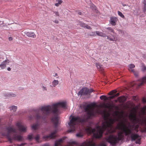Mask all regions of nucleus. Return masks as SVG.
<instances>
[{"label":"nucleus","instance_id":"nucleus-48","mask_svg":"<svg viewBox=\"0 0 146 146\" xmlns=\"http://www.w3.org/2000/svg\"><path fill=\"white\" fill-rule=\"evenodd\" d=\"M100 145V146H106V145L104 143H101Z\"/></svg>","mask_w":146,"mask_h":146},{"label":"nucleus","instance_id":"nucleus-8","mask_svg":"<svg viewBox=\"0 0 146 146\" xmlns=\"http://www.w3.org/2000/svg\"><path fill=\"white\" fill-rule=\"evenodd\" d=\"M129 135H130V138L132 141H134L136 139V143L140 144L141 138L138 134L133 133Z\"/></svg>","mask_w":146,"mask_h":146},{"label":"nucleus","instance_id":"nucleus-24","mask_svg":"<svg viewBox=\"0 0 146 146\" xmlns=\"http://www.w3.org/2000/svg\"><path fill=\"white\" fill-rule=\"evenodd\" d=\"M135 67V65L133 64H131L129 66L128 70L129 71L131 72V70H134L132 69V68H134Z\"/></svg>","mask_w":146,"mask_h":146},{"label":"nucleus","instance_id":"nucleus-57","mask_svg":"<svg viewBox=\"0 0 146 146\" xmlns=\"http://www.w3.org/2000/svg\"><path fill=\"white\" fill-rule=\"evenodd\" d=\"M126 5H123V6H125Z\"/></svg>","mask_w":146,"mask_h":146},{"label":"nucleus","instance_id":"nucleus-17","mask_svg":"<svg viewBox=\"0 0 146 146\" xmlns=\"http://www.w3.org/2000/svg\"><path fill=\"white\" fill-rule=\"evenodd\" d=\"M96 33L97 35L98 36L103 37H107V36L105 33L99 31H96Z\"/></svg>","mask_w":146,"mask_h":146},{"label":"nucleus","instance_id":"nucleus-10","mask_svg":"<svg viewBox=\"0 0 146 146\" xmlns=\"http://www.w3.org/2000/svg\"><path fill=\"white\" fill-rule=\"evenodd\" d=\"M19 131L21 132H25L27 131V127L26 125H23L20 122H18L16 123Z\"/></svg>","mask_w":146,"mask_h":146},{"label":"nucleus","instance_id":"nucleus-5","mask_svg":"<svg viewBox=\"0 0 146 146\" xmlns=\"http://www.w3.org/2000/svg\"><path fill=\"white\" fill-rule=\"evenodd\" d=\"M6 129L7 131V132H3L2 133V135L3 136L6 137L10 143H12L13 140L21 141L22 140V137L20 135L14 134L12 137L11 136V133H16V130L15 128L13 127H7L6 128Z\"/></svg>","mask_w":146,"mask_h":146},{"label":"nucleus","instance_id":"nucleus-7","mask_svg":"<svg viewBox=\"0 0 146 146\" xmlns=\"http://www.w3.org/2000/svg\"><path fill=\"white\" fill-rule=\"evenodd\" d=\"M107 29H108L109 32L112 33H113L112 37L111 36H107V39L111 41H116L117 40V38L116 37V34L114 33L113 29L111 27H109L107 28Z\"/></svg>","mask_w":146,"mask_h":146},{"label":"nucleus","instance_id":"nucleus-31","mask_svg":"<svg viewBox=\"0 0 146 146\" xmlns=\"http://www.w3.org/2000/svg\"><path fill=\"white\" fill-rule=\"evenodd\" d=\"M100 98L101 100H106L107 99V98L106 97V96L104 95H102L100 97Z\"/></svg>","mask_w":146,"mask_h":146},{"label":"nucleus","instance_id":"nucleus-14","mask_svg":"<svg viewBox=\"0 0 146 146\" xmlns=\"http://www.w3.org/2000/svg\"><path fill=\"white\" fill-rule=\"evenodd\" d=\"M24 33L29 37L35 38L36 37V35L34 32H24Z\"/></svg>","mask_w":146,"mask_h":146},{"label":"nucleus","instance_id":"nucleus-46","mask_svg":"<svg viewBox=\"0 0 146 146\" xmlns=\"http://www.w3.org/2000/svg\"><path fill=\"white\" fill-rule=\"evenodd\" d=\"M141 109L146 110V106H145L143 108H142Z\"/></svg>","mask_w":146,"mask_h":146},{"label":"nucleus","instance_id":"nucleus-27","mask_svg":"<svg viewBox=\"0 0 146 146\" xmlns=\"http://www.w3.org/2000/svg\"><path fill=\"white\" fill-rule=\"evenodd\" d=\"M35 139L37 142L38 143H39V139H40V136L38 135H37L35 137Z\"/></svg>","mask_w":146,"mask_h":146},{"label":"nucleus","instance_id":"nucleus-45","mask_svg":"<svg viewBox=\"0 0 146 146\" xmlns=\"http://www.w3.org/2000/svg\"><path fill=\"white\" fill-rule=\"evenodd\" d=\"M115 97V95H114L112 96H110V98L111 99H113Z\"/></svg>","mask_w":146,"mask_h":146},{"label":"nucleus","instance_id":"nucleus-34","mask_svg":"<svg viewBox=\"0 0 146 146\" xmlns=\"http://www.w3.org/2000/svg\"><path fill=\"white\" fill-rule=\"evenodd\" d=\"M53 12L55 14V16L58 17H59V12L58 11H53Z\"/></svg>","mask_w":146,"mask_h":146},{"label":"nucleus","instance_id":"nucleus-18","mask_svg":"<svg viewBox=\"0 0 146 146\" xmlns=\"http://www.w3.org/2000/svg\"><path fill=\"white\" fill-rule=\"evenodd\" d=\"M115 108L117 110H118V108L117 106H116L115 107ZM119 112L117 110L115 111L114 112V115L113 116L114 117H119Z\"/></svg>","mask_w":146,"mask_h":146},{"label":"nucleus","instance_id":"nucleus-44","mask_svg":"<svg viewBox=\"0 0 146 146\" xmlns=\"http://www.w3.org/2000/svg\"><path fill=\"white\" fill-rule=\"evenodd\" d=\"M42 146H50V145H49V144H48V143H46V144H44Z\"/></svg>","mask_w":146,"mask_h":146},{"label":"nucleus","instance_id":"nucleus-43","mask_svg":"<svg viewBox=\"0 0 146 146\" xmlns=\"http://www.w3.org/2000/svg\"><path fill=\"white\" fill-rule=\"evenodd\" d=\"M4 59V58L3 57V56L0 55V62L3 61Z\"/></svg>","mask_w":146,"mask_h":146},{"label":"nucleus","instance_id":"nucleus-56","mask_svg":"<svg viewBox=\"0 0 146 146\" xmlns=\"http://www.w3.org/2000/svg\"><path fill=\"white\" fill-rule=\"evenodd\" d=\"M58 75L57 74V73H55V75L54 76H57Z\"/></svg>","mask_w":146,"mask_h":146},{"label":"nucleus","instance_id":"nucleus-6","mask_svg":"<svg viewBox=\"0 0 146 146\" xmlns=\"http://www.w3.org/2000/svg\"><path fill=\"white\" fill-rule=\"evenodd\" d=\"M94 90L92 89H88L86 87H84L81 90L78 92V95L81 96H87L89 97L91 93L94 91Z\"/></svg>","mask_w":146,"mask_h":146},{"label":"nucleus","instance_id":"nucleus-22","mask_svg":"<svg viewBox=\"0 0 146 146\" xmlns=\"http://www.w3.org/2000/svg\"><path fill=\"white\" fill-rule=\"evenodd\" d=\"M56 1L57 3H55V5L56 7L59 6L63 2L62 0H56Z\"/></svg>","mask_w":146,"mask_h":146},{"label":"nucleus","instance_id":"nucleus-21","mask_svg":"<svg viewBox=\"0 0 146 146\" xmlns=\"http://www.w3.org/2000/svg\"><path fill=\"white\" fill-rule=\"evenodd\" d=\"M103 107L104 108H107L110 109H112L113 107V106L110 104H108V105L104 104L103 106Z\"/></svg>","mask_w":146,"mask_h":146},{"label":"nucleus","instance_id":"nucleus-4","mask_svg":"<svg viewBox=\"0 0 146 146\" xmlns=\"http://www.w3.org/2000/svg\"><path fill=\"white\" fill-rule=\"evenodd\" d=\"M96 104H89L87 105H83V107L85 111H87V114L88 115H84L81 117L77 116H72L68 123L70 128L68 132H74L75 129L76 125L77 123H84L87 122L91 117L95 116L96 115V113L94 111V108L96 106Z\"/></svg>","mask_w":146,"mask_h":146},{"label":"nucleus","instance_id":"nucleus-35","mask_svg":"<svg viewBox=\"0 0 146 146\" xmlns=\"http://www.w3.org/2000/svg\"><path fill=\"white\" fill-rule=\"evenodd\" d=\"M117 92L116 90H112L110 92L109 95H113V94Z\"/></svg>","mask_w":146,"mask_h":146},{"label":"nucleus","instance_id":"nucleus-55","mask_svg":"<svg viewBox=\"0 0 146 146\" xmlns=\"http://www.w3.org/2000/svg\"><path fill=\"white\" fill-rule=\"evenodd\" d=\"M118 101V100H115V102H117V101Z\"/></svg>","mask_w":146,"mask_h":146},{"label":"nucleus","instance_id":"nucleus-36","mask_svg":"<svg viewBox=\"0 0 146 146\" xmlns=\"http://www.w3.org/2000/svg\"><path fill=\"white\" fill-rule=\"evenodd\" d=\"M132 100L136 102H137L138 100V98L136 96H133L132 97Z\"/></svg>","mask_w":146,"mask_h":146},{"label":"nucleus","instance_id":"nucleus-25","mask_svg":"<svg viewBox=\"0 0 146 146\" xmlns=\"http://www.w3.org/2000/svg\"><path fill=\"white\" fill-rule=\"evenodd\" d=\"M38 127V124H34L32 126V128L34 130H36L37 129Z\"/></svg>","mask_w":146,"mask_h":146},{"label":"nucleus","instance_id":"nucleus-1","mask_svg":"<svg viewBox=\"0 0 146 146\" xmlns=\"http://www.w3.org/2000/svg\"><path fill=\"white\" fill-rule=\"evenodd\" d=\"M133 113H131L129 117L131 121L134 123L132 125L129 123L128 127L126 126L125 123L121 122L117 124L118 129L121 131L119 132L117 136L111 135L107 138V141L110 143L112 145H115L119 141L122 139L123 137V132L125 133L126 136L129 135L133 133H137L138 131V128L139 125L143 126L144 125L143 129H141L142 132H146V118L141 122V120L137 117L135 109L133 108L132 110Z\"/></svg>","mask_w":146,"mask_h":146},{"label":"nucleus","instance_id":"nucleus-3","mask_svg":"<svg viewBox=\"0 0 146 146\" xmlns=\"http://www.w3.org/2000/svg\"><path fill=\"white\" fill-rule=\"evenodd\" d=\"M104 117L105 121L103 122L102 126H98L96 129L95 128L92 129L91 127H88L86 128V131L88 133H93V137L95 138L101 137L104 131L107 130L106 135H109L106 137V140L107 141V138L116 131V129L113 127V125L115 121V119L110 117V113L109 112L104 111Z\"/></svg>","mask_w":146,"mask_h":146},{"label":"nucleus","instance_id":"nucleus-37","mask_svg":"<svg viewBox=\"0 0 146 146\" xmlns=\"http://www.w3.org/2000/svg\"><path fill=\"white\" fill-rule=\"evenodd\" d=\"M143 4H144V11H146V1L144 0L143 1Z\"/></svg>","mask_w":146,"mask_h":146},{"label":"nucleus","instance_id":"nucleus-40","mask_svg":"<svg viewBox=\"0 0 146 146\" xmlns=\"http://www.w3.org/2000/svg\"><path fill=\"white\" fill-rule=\"evenodd\" d=\"M141 112L142 114L143 115H146V110H142L141 109Z\"/></svg>","mask_w":146,"mask_h":146},{"label":"nucleus","instance_id":"nucleus-20","mask_svg":"<svg viewBox=\"0 0 146 146\" xmlns=\"http://www.w3.org/2000/svg\"><path fill=\"white\" fill-rule=\"evenodd\" d=\"M63 139H60L56 141L55 143L54 146H58L60 145L61 143L63 142Z\"/></svg>","mask_w":146,"mask_h":146},{"label":"nucleus","instance_id":"nucleus-29","mask_svg":"<svg viewBox=\"0 0 146 146\" xmlns=\"http://www.w3.org/2000/svg\"><path fill=\"white\" fill-rule=\"evenodd\" d=\"M95 33V32H90L89 33L88 35L91 36H96Z\"/></svg>","mask_w":146,"mask_h":146},{"label":"nucleus","instance_id":"nucleus-26","mask_svg":"<svg viewBox=\"0 0 146 146\" xmlns=\"http://www.w3.org/2000/svg\"><path fill=\"white\" fill-rule=\"evenodd\" d=\"M117 13L118 15L120 17L123 18H125V17L124 15L121 12L119 11H118Z\"/></svg>","mask_w":146,"mask_h":146},{"label":"nucleus","instance_id":"nucleus-53","mask_svg":"<svg viewBox=\"0 0 146 146\" xmlns=\"http://www.w3.org/2000/svg\"><path fill=\"white\" fill-rule=\"evenodd\" d=\"M43 90H47V89H46V88L44 86L43 87Z\"/></svg>","mask_w":146,"mask_h":146},{"label":"nucleus","instance_id":"nucleus-12","mask_svg":"<svg viewBox=\"0 0 146 146\" xmlns=\"http://www.w3.org/2000/svg\"><path fill=\"white\" fill-rule=\"evenodd\" d=\"M10 62L8 60H6L3 61L0 64V70L4 69L6 67V65L8 64Z\"/></svg>","mask_w":146,"mask_h":146},{"label":"nucleus","instance_id":"nucleus-33","mask_svg":"<svg viewBox=\"0 0 146 146\" xmlns=\"http://www.w3.org/2000/svg\"><path fill=\"white\" fill-rule=\"evenodd\" d=\"M5 26V25L3 23V22L0 21V28L1 27H4Z\"/></svg>","mask_w":146,"mask_h":146},{"label":"nucleus","instance_id":"nucleus-47","mask_svg":"<svg viewBox=\"0 0 146 146\" xmlns=\"http://www.w3.org/2000/svg\"><path fill=\"white\" fill-rule=\"evenodd\" d=\"M119 95V93H117L115 95V97H117Z\"/></svg>","mask_w":146,"mask_h":146},{"label":"nucleus","instance_id":"nucleus-49","mask_svg":"<svg viewBox=\"0 0 146 146\" xmlns=\"http://www.w3.org/2000/svg\"><path fill=\"white\" fill-rule=\"evenodd\" d=\"M54 22L56 24H58V23L59 22L57 20H55L54 21Z\"/></svg>","mask_w":146,"mask_h":146},{"label":"nucleus","instance_id":"nucleus-32","mask_svg":"<svg viewBox=\"0 0 146 146\" xmlns=\"http://www.w3.org/2000/svg\"><path fill=\"white\" fill-rule=\"evenodd\" d=\"M7 97H15L16 95L15 94H8L6 95V96Z\"/></svg>","mask_w":146,"mask_h":146},{"label":"nucleus","instance_id":"nucleus-2","mask_svg":"<svg viewBox=\"0 0 146 146\" xmlns=\"http://www.w3.org/2000/svg\"><path fill=\"white\" fill-rule=\"evenodd\" d=\"M66 106V103L64 102H60L52 106L48 105L39 108L36 111V114L35 117L37 119H44L50 113H52L54 115L51 119V121L54 127L55 130L48 135L44 136L43 138L47 140L48 139L54 138L56 136V133L58 131L57 125L58 123L59 117L58 115L60 113L58 109L60 107L64 108Z\"/></svg>","mask_w":146,"mask_h":146},{"label":"nucleus","instance_id":"nucleus-28","mask_svg":"<svg viewBox=\"0 0 146 146\" xmlns=\"http://www.w3.org/2000/svg\"><path fill=\"white\" fill-rule=\"evenodd\" d=\"M10 109L11 110H13V111H15L17 109V107L16 106H12L10 108Z\"/></svg>","mask_w":146,"mask_h":146},{"label":"nucleus","instance_id":"nucleus-15","mask_svg":"<svg viewBox=\"0 0 146 146\" xmlns=\"http://www.w3.org/2000/svg\"><path fill=\"white\" fill-rule=\"evenodd\" d=\"M78 25H80L82 27L86 28L88 29H92L91 28L90 26L86 25L85 23L81 21H79Z\"/></svg>","mask_w":146,"mask_h":146},{"label":"nucleus","instance_id":"nucleus-41","mask_svg":"<svg viewBox=\"0 0 146 146\" xmlns=\"http://www.w3.org/2000/svg\"><path fill=\"white\" fill-rule=\"evenodd\" d=\"M28 138L29 140H31L33 138V135H28Z\"/></svg>","mask_w":146,"mask_h":146},{"label":"nucleus","instance_id":"nucleus-11","mask_svg":"<svg viewBox=\"0 0 146 146\" xmlns=\"http://www.w3.org/2000/svg\"><path fill=\"white\" fill-rule=\"evenodd\" d=\"M80 146H95V144L93 142V139H91L84 142Z\"/></svg>","mask_w":146,"mask_h":146},{"label":"nucleus","instance_id":"nucleus-54","mask_svg":"<svg viewBox=\"0 0 146 146\" xmlns=\"http://www.w3.org/2000/svg\"><path fill=\"white\" fill-rule=\"evenodd\" d=\"M7 70L9 71H10L11 70V68L10 67H8L7 68Z\"/></svg>","mask_w":146,"mask_h":146},{"label":"nucleus","instance_id":"nucleus-50","mask_svg":"<svg viewBox=\"0 0 146 146\" xmlns=\"http://www.w3.org/2000/svg\"><path fill=\"white\" fill-rule=\"evenodd\" d=\"M25 144V143H22L19 145H18V146H24Z\"/></svg>","mask_w":146,"mask_h":146},{"label":"nucleus","instance_id":"nucleus-23","mask_svg":"<svg viewBox=\"0 0 146 146\" xmlns=\"http://www.w3.org/2000/svg\"><path fill=\"white\" fill-rule=\"evenodd\" d=\"M59 84V81L57 80H54L52 82V85L53 87H55Z\"/></svg>","mask_w":146,"mask_h":146},{"label":"nucleus","instance_id":"nucleus-30","mask_svg":"<svg viewBox=\"0 0 146 146\" xmlns=\"http://www.w3.org/2000/svg\"><path fill=\"white\" fill-rule=\"evenodd\" d=\"M131 72H132L134 74L135 76L137 77L138 76V73L137 72H135L134 70H131Z\"/></svg>","mask_w":146,"mask_h":146},{"label":"nucleus","instance_id":"nucleus-51","mask_svg":"<svg viewBox=\"0 0 146 146\" xmlns=\"http://www.w3.org/2000/svg\"><path fill=\"white\" fill-rule=\"evenodd\" d=\"M9 40L11 41V40H12L13 38L12 37H9Z\"/></svg>","mask_w":146,"mask_h":146},{"label":"nucleus","instance_id":"nucleus-42","mask_svg":"<svg viewBox=\"0 0 146 146\" xmlns=\"http://www.w3.org/2000/svg\"><path fill=\"white\" fill-rule=\"evenodd\" d=\"M142 101L144 103H145L146 102V98H143L142 99Z\"/></svg>","mask_w":146,"mask_h":146},{"label":"nucleus","instance_id":"nucleus-52","mask_svg":"<svg viewBox=\"0 0 146 146\" xmlns=\"http://www.w3.org/2000/svg\"><path fill=\"white\" fill-rule=\"evenodd\" d=\"M77 13H78V14L79 15H81V14H82L81 12L80 11H78Z\"/></svg>","mask_w":146,"mask_h":146},{"label":"nucleus","instance_id":"nucleus-9","mask_svg":"<svg viewBox=\"0 0 146 146\" xmlns=\"http://www.w3.org/2000/svg\"><path fill=\"white\" fill-rule=\"evenodd\" d=\"M145 83H146V76L143 77L142 79L139 80V81L137 82H135L134 81L133 82L131 83V85L133 86L137 84V87L138 88L139 86H142Z\"/></svg>","mask_w":146,"mask_h":146},{"label":"nucleus","instance_id":"nucleus-39","mask_svg":"<svg viewBox=\"0 0 146 146\" xmlns=\"http://www.w3.org/2000/svg\"><path fill=\"white\" fill-rule=\"evenodd\" d=\"M142 70L143 71H144L146 70V67L145 66V65H142Z\"/></svg>","mask_w":146,"mask_h":146},{"label":"nucleus","instance_id":"nucleus-16","mask_svg":"<svg viewBox=\"0 0 146 146\" xmlns=\"http://www.w3.org/2000/svg\"><path fill=\"white\" fill-rule=\"evenodd\" d=\"M118 101L120 103H123L126 100V98L124 96H120L118 98Z\"/></svg>","mask_w":146,"mask_h":146},{"label":"nucleus","instance_id":"nucleus-13","mask_svg":"<svg viewBox=\"0 0 146 146\" xmlns=\"http://www.w3.org/2000/svg\"><path fill=\"white\" fill-rule=\"evenodd\" d=\"M118 21V18L115 17H112L110 18V23L113 26L116 25V23Z\"/></svg>","mask_w":146,"mask_h":146},{"label":"nucleus","instance_id":"nucleus-38","mask_svg":"<svg viewBox=\"0 0 146 146\" xmlns=\"http://www.w3.org/2000/svg\"><path fill=\"white\" fill-rule=\"evenodd\" d=\"M76 136L78 137H82L83 136V135L81 133H79L77 134Z\"/></svg>","mask_w":146,"mask_h":146},{"label":"nucleus","instance_id":"nucleus-19","mask_svg":"<svg viewBox=\"0 0 146 146\" xmlns=\"http://www.w3.org/2000/svg\"><path fill=\"white\" fill-rule=\"evenodd\" d=\"M96 65L97 68L100 71H101L103 72L104 70V68L99 63H96Z\"/></svg>","mask_w":146,"mask_h":146}]
</instances>
